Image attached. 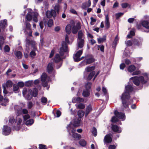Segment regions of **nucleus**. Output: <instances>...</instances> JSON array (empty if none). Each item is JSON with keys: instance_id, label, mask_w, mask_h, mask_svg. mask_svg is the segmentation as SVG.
<instances>
[{"instance_id": "f257e3e1", "label": "nucleus", "mask_w": 149, "mask_h": 149, "mask_svg": "<svg viewBox=\"0 0 149 149\" xmlns=\"http://www.w3.org/2000/svg\"><path fill=\"white\" fill-rule=\"evenodd\" d=\"M68 49L67 45L65 42H63L62 43V46L60 48L59 53L61 56L59 54H56L54 58L53 59V61L56 63H59L58 67H57V69L59 68L62 64V56L64 54V53L68 52Z\"/></svg>"}, {"instance_id": "f03ea898", "label": "nucleus", "mask_w": 149, "mask_h": 149, "mask_svg": "<svg viewBox=\"0 0 149 149\" xmlns=\"http://www.w3.org/2000/svg\"><path fill=\"white\" fill-rule=\"evenodd\" d=\"M80 118H78L77 121L74 122L73 124H72V122H71L67 127L68 132L71 135L73 138L78 139L81 138V136L80 134L75 133L76 130L74 127L80 125Z\"/></svg>"}, {"instance_id": "7ed1b4c3", "label": "nucleus", "mask_w": 149, "mask_h": 149, "mask_svg": "<svg viewBox=\"0 0 149 149\" xmlns=\"http://www.w3.org/2000/svg\"><path fill=\"white\" fill-rule=\"evenodd\" d=\"M133 88L131 84H128L127 86H125L124 93H123L121 97L123 106L125 107H127L129 104L127 102V100L129 99L130 97V93L133 91Z\"/></svg>"}, {"instance_id": "20e7f679", "label": "nucleus", "mask_w": 149, "mask_h": 149, "mask_svg": "<svg viewBox=\"0 0 149 149\" xmlns=\"http://www.w3.org/2000/svg\"><path fill=\"white\" fill-rule=\"evenodd\" d=\"M81 28V23L78 22L76 25H74V22L72 21L70 22V24H68L65 27V29L66 33L69 34L71 33V30L74 34H76L78 30Z\"/></svg>"}, {"instance_id": "39448f33", "label": "nucleus", "mask_w": 149, "mask_h": 149, "mask_svg": "<svg viewBox=\"0 0 149 149\" xmlns=\"http://www.w3.org/2000/svg\"><path fill=\"white\" fill-rule=\"evenodd\" d=\"M132 79L133 80L134 84L138 86L140 84H146L148 82L149 79L148 74L146 73H144L143 74L142 76L139 77H135L131 78L130 80Z\"/></svg>"}, {"instance_id": "423d86ee", "label": "nucleus", "mask_w": 149, "mask_h": 149, "mask_svg": "<svg viewBox=\"0 0 149 149\" xmlns=\"http://www.w3.org/2000/svg\"><path fill=\"white\" fill-rule=\"evenodd\" d=\"M28 13L26 16V19L27 21L30 22L32 19L36 22L38 21V18L39 15L37 12L32 13V10L31 9H28Z\"/></svg>"}, {"instance_id": "0eeeda50", "label": "nucleus", "mask_w": 149, "mask_h": 149, "mask_svg": "<svg viewBox=\"0 0 149 149\" xmlns=\"http://www.w3.org/2000/svg\"><path fill=\"white\" fill-rule=\"evenodd\" d=\"M26 47H28L30 45H31L32 47L33 48V50L30 53V56L32 58H33L36 55L35 51L37 50V48L35 46L36 42L35 41L27 38L26 39Z\"/></svg>"}, {"instance_id": "6e6552de", "label": "nucleus", "mask_w": 149, "mask_h": 149, "mask_svg": "<svg viewBox=\"0 0 149 149\" xmlns=\"http://www.w3.org/2000/svg\"><path fill=\"white\" fill-rule=\"evenodd\" d=\"M84 35L81 31H79L78 33L77 46L79 48H81L84 44Z\"/></svg>"}, {"instance_id": "1a4fd4ad", "label": "nucleus", "mask_w": 149, "mask_h": 149, "mask_svg": "<svg viewBox=\"0 0 149 149\" xmlns=\"http://www.w3.org/2000/svg\"><path fill=\"white\" fill-rule=\"evenodd\" d=\"M24 32L25 34H28L29 36H32V31L30 24L26 21L24 23Z\"/></svg>"}, {"instance_id": "9d476101", "label": "nucleus", "mask_w": 149, "mask_h": 149, "mask_svg": "<svg viewBox=\"0 0 149 149\" xmlns=\"http://www.w3.org/2000/svg\"><path fill=\"white\" fill-rule=\"evenodd\" d=\"M41 80L42 82V85L44 87H46L47 86V83L50 80V78L47 76L45 73H44L42 75Z\"/></svg>"}, {"instance_id": "9b49d317", "label": "nucleus", "mask_w": 149, "mask_h": 149, "mask_svg": "<svg viewBox=\"0 0 149 149\" xmlns=\"http://www.w3.org/2000/svg\"><path fill=\"white\" fill-rule=\"evenodd\" d=\"M30 117V116L28 114L26 115L23 116L24 119L25 121V124L26 125H31L34 123V120L33 119H28Z\"/></svg>"}, {"instance_id": "f8f14e48", "label": "nucleus", "mask_w": 149, "mask_h": 149, "mask_svg": "<svg viewBox=\"0 0 149 149\" xmlns=\"http://www.w3.org/2000/svg\"><path fill=\"white\" fill-rule=\"evenodd\" d=\"M132 43H133L134 45H140L141 44V41L140 40H139L137 39H134L133 41V42L130 40L125 42V44L127 46H130L132 45Z\"/></svg>"}, {"instance_id": "ddd939ff", "label": "nucleus", "mask_w": 149, "mask_h": 149, "mask_svg": "<svg viewBox=\"0 0 149 149\" xmlns=\"http://www.w3.org/2000/svg\"><path fill=\"white\" fill-rule=\"evenodd\" d=\"M22 93L24 96H25L26 94H27L26 98L28 100H30L31 98V90H29L28 91L26 88H24L23 90Z\"/></svg>"}, {"instance_id": "4468645a", "label": "nucleus", "mask_w": 149, "mask_h": 149, "mask_svg": "<svg viewBox=\"0 0 149 149\" xmlns=\"http://www.w3.org/2000/svg\"><path fill=\"white\" fill-rule=\"evenodd\" d=\"M46 15L47 17L49 18L52 17H54L56 15V11L54 10H51L50 11L48 10L46 11Z\"/></svg>"}, {"instance_id": "2eb2a0df", "label": "nucleus", "mask_w": 149, "mask_h": 149, "mask_svg": "<svg viewBox=\"0 0 149 149\" xmlns=\"http://www.w3.org/2000/svg\"><path fill=\"white\" fill-rule=\"evenodd\" d=\"M11 132V129L10 127L7 125H4L2 133L3 134L5 135H9Z\"/></svg>"}, {"instance_id": "dca6fc26", "label": "nucleus", "mask_w": 149, "mask_h": 149, "mask_svg": "<svg viewBox=\"0 0 149 149\" xmlns=\"http://www.w3.org/2000/svg\"><path fill=\"white\" fill-rule=\"evenodd\" d=\"M114 113L117 117L122 120V121L125 119V116L124 113H119L116 110L114 111Z\"/></svg>"}, {"instance_id": "f3484780", "label": "nucleus", "mask_w": 149, "mask_h": 149, "mask_svg": "<svg viewBox=\"0 0 149 149\" xmlns=\"http://www.w3.org/2000/svg\"><path fill=\"white\" fill-rule=\"evenodd\" d=\"M82 53V50H79L78 51L76 54L73 56V57L74 61L76 62L79 61V58Z\"/></svg>"}, {"instance_id": "a211bd4d", "label": "nucleus", "mask_w": 149, "mask_h": 149, "mask_svg": "<svg viewBox=\"0 0 149 149\" xmlns=\"http://www.w3.org/2000/svg\"><path fill=\"white\" fill-rule=\"evenodd\" d=\"M54 63L52 62L48 64L47 67V70L49 73H54Z\"/></svg>"}, {"instance_id": "6ab92c4d", "label": "nucleus", "mask_w": 149, "mask_h": 149, "mask_svg": "<svg viewBox=\"0 0 149 149\" xmlns=\"http://www.w3.org/2000/svg\"><path fill=\"white\" fill-rule=\"evenodd\" d=\"M1 89L0 87V101H2L3 102H4V103H2L1 104L3 106H6L9 100L8 99L6 98H4L3 99V96L1 95Z\"/></svg>"}, {"instance_id": "aec40b11", "label": "nucleus", "mask_w": 149, "mask_h": 149, "mask_svg": "<svg viewBox=\"0 0 149 149\" xmlns=\"http://www.w3.org/2000/svg\"><path fill=\"white\" fill-rule=\"evenodd\" d=\"M94 61L93 56L88 55L86 56V64H89L94 62Z\"/></svg>"}, {"instance_id": "412c9836", "label": "nucleus", "mask_w": 149, "mask_h": 149, "mask_svg": "<svg viewBox=\"0 0 149 149\" xmlns=\"http://www.w3.org/2000/svg\"><path fill=\"white\" fill-rule=\"evenodd\" d=\"M141 24L142 26L146 29L145 31L147 32H149V22L144 21L142 22Z\"/></svg>"}, {"instance_id": "4be33fe9", "label": "nucleus", "mask_w": 149, "mask_h": 149, "mask_svg": "<svg viewBox=\"0 0 149 149\" xmlns=\"http://www.w3.org/2000/svg\"><path fill=\"white\" fill-rule=\"evenodd\" d=\"M112 129L113 131L117 133H120L121 132V128L116 125H112Z\"/></svg>"}, {"instance_id": "5701e85b", "label": "nucleus", "mask_w": 149, "mask_h": 149, "mask_svg": "<svg viewBox=\"0 0 149 149\" xmlns=\"http://www.w3.org/2000/svg\"><path fill=\"white\" fill-rule=\"evenodd\" d=\"M112 141V139L111 136L110 134H107L104 137V143H111Z\"/></svg>"}, {"instance_id": "b1692460", "label": "nucleus", "mask_w": 149, "mask_h": 149, "mask_svg": "<svg viewBox=\"0 0 149 149\" xmlns=\"http://www.w3.org/2000/svg\"><path fill=\"white\" fill-rule=\"evenodd\" d=\"M22 121V120L20 118H17L16 120V122L17 123L18 126L16 127H14L13 129L16 130H19L20 127V125H21Z\"/></svg>"}, {"instance_id": "393cba45", "label": "nucleus", "mask_w": 149, "mask_h": 149, "mask_svg": "<svg viewBox=\"0 0 149 149\" xmlns=\"http://www.w3.org/2000/svg\"><path fill=\"white\" fill-rule=\"evenodd\" d=\"M7 26V21L6 19L1 21L0 22V27L3 30H4Z\"/></svg>"}, {"instance_id": "a878e982", "label": "nucleus", "mask_w": 149, "mask_h": 149, "mask_svg": "<svg viewBox=\"0 0 149 149\" xmlns=\"http://www.w3.org/2000/svg\"><path fill=\"white\" fill-rule=\"evenodd\" d=\"M105 19V26L107 29H108L110 27V23L108 15H106Z\"/></svg>"}, {"instance_id": "bb28decb", "label": "nucleus", "mask_w": 149, "mask_h": 149, "mask_svg": "<svg viewBox=\"0 0 149 149\" xmlns=\"http://www.w3.org/2000/svg\"><path fill=\"white\" fill-rule=\"evenodd\" d=\"M92 106L91 104H89L86 107L85 113L86 117L90 112L92 111Z\"/></svg>"}, {"instance_id": "cd10ccee", "label": "nucleus", "mask_w": 149, "mask_h": 149, "mask_svg": "<svg viewBox=\"0 0 149 149\" xmlns=\"http://www.w3.org/2000/svg\"><path fill=\"white\" fill-rule=\"evenodd\" d=\"M72 102L73 103H75L77 102H83L84 99L80 97H74L72 99Z\"/></svg>"}, {"instance_id": "c85d7f7f", "label": "nucleus", "mask_w": 149, "mask_h": 149, "mask_svg": "<svg viewBox=\"0 0 149 149\" xmlns=\"http://www.w3.org/2000/svg\"><path fill=\"white\" fill-rule=\"evenodd\" d=\"M89 90L85 89L84 90L82 93V95L84 97H87L89 96Z\"/></svg>"}, {"instance_id": "c756f323", "label": "nucleus", "mask_w": 149, "mask_h": 149, "mask_svg": "<svg viewBox=\"0 0 149 149\" xmlns=\"http://www.w3.org/2000/svg\"><path fill=\"white\" fill-rule=\"evenodd\" d=\"M136 69V67L134 65H132L129 66L128 68V70L129 72H132Z\"/></svg>"}, {"instance_id": "7c9ffc66", "label": "nucleus", "mask_w": 149, "mask_h": 149, "mask_svg": "<svg viewBox=\"0 0 149 149\" xmlns=\"http://www.w3.org/2000/svg\"><path fill=\"white\" fill-rule=\"evenodd\" d=\"M5 38L3 36H0V49L2 50V46L3 44L4 43V40Z\"/></svg>"}, {"instance_id": "2f4dec72", "label": "nucleus", "mask_w": 149, "mask_h": 149, "mask_svg": "<svg viewBox=\"0 0 149 149\" xmlns=\"http://www.w3.org/2000/svg\"><path fill=\"white\" fill-rule=\"evenodd\" d=\"M15 54L17 57L19 59L21 58L22 56V54L20 51L15 52Z\"/></svg>"}, {"instance_id": "473e14b6", "label": "nucleus", "mask_w": 149, "mask_h": 149, "mask_svg": "<svg viewBox=\"0 0 149 149\" xmlns=\"http://www.w3.org/2000/svg\"><path fill=\"white\" fill-rule=\"evenodd\" d=\"M76 106L77 108L80 109H84L85 108V105L82 103H79L78 104H76Z\"/></svg>"}, {"instance_id": "72a5a7b5", "label": "nucleus", "mask_w": 149, "mask_h": 149, "mask_svg": "<svg viewBox=\"0 0 149 149\" xmlns=\"http://www.w3.org/2000/svg\"><path fill=\"white\" fill-rule=\"evenodd\" d=\"M121 6L123 8H125L127 7H129V8H130L131 6L128 3H122L121 4Z\"/></svg>"}, {"instance_id": "f704fd0d", "label": "nucleus", "mask_w": 149, "mask_h": 149, "mask_svg": "<svg viewBox=\"0 0 149 149\" xmlns=\"http://www.w3.org/2000/svg\"><path fill=\"white\" fill-rule=\"evenodd\" d=\"M12 84L13 83L11 81H8L6 84H3V85H5V87H10L12 86Z\"/></svg>"}, {"instance_id": "c9c22d12", "label": "nucleus", "mask_w": 149, "mask_h": 149, "mask_svg": "<svg viewBox=\"0 0 149 149\" xmlns=\"http://www.w3.org/2000/svg\"><path fill=\"white\" fill-rule=\"evenodd\" d=\"M48 26L49 27H51L53 25V21L52 19H49L47 22Z\"/></svg>"}, {"instance_id": "e433bc0d", "label": "nucleus", "mask_w": 149, "mask_h": 149, "mask_svg": "<svg viewBox=\"0 0 149 149\" xmlns=\"http://www.w3.org/2000/svg\"><path fill=\"white\" fill-rule=\"evenodd\" d=\"M84 111L82 110H80L78 112V115L80 118L83 117L84 114Z\"/></svg>"}, {"instance_id": "4c0bfd02", "label": "nucleus", "mask_w": 149, "mask_h": 149, "mask_svg": "<svg viewBox=\"0 0 149 149\" xmlns=\"http://www.w3.org/2000/svg\"><path fill=\"white\" fill-rule=\"evenodd\" d=\"M95 73L94 71H93L91 72L88 75L87 77V79L88 80H91L94 75Z\"/></svg>"}, {"instance_id": "58836bf2", "label": "nucleus", "mask_w": 149, "mask_h": 149, "mask_svg": "<svg viewBox=\"0 0 149 149\" xmlns=\"http://www.w3.org/2000/svg\"><path fill=\"white\" fill-rule=\"evenodd\" d=\"M95 69L94 66L91 67H87L85 69V70L88 72L91 71Z\"/></svg>"}, {"instance_id": "ea45409f", "label": "nucleus", "mask_w": 149, "mask_h": 149, "mask_svg": "<svg viewBox=\"0 0 149 149\" xmlns=\"http://www.w3.org/2000/svg\"><path fill=\"white\" fill-rule=\"evenodd\" d=\"M134 29H133L130 32V34L128 35L127 37L128 38H130L132 37V36L134 35Z\"/></svg>"}, {"instance_id": "a19ab883", "label": "nucleus", "mask_w": 149, "mask_h": 149, "mask_svg": "<svg viewBox=\"0 0 149 149\" xmlns=\"http://www.w3.org/2000/svg\"><path fill=\"white\" fill-rule=\"evenodd\" d=\"M91 83L90 82H88L85 85V89L87 90H89L91 88Z\"/></svg>"}, {"instance_id": "79ce46f5", "label": "nucleus", "mask_w": 149, "mask_h": 149, "mask_svg": "<svg viewBox=\"0 0 149 149\" xmlns=\"http://www.w3.org/2000/svg\"><path fill=\"white\" fill-rule=\"evenodd\" d=\"M9 123L12 124L15 122L14 117L13 116H10L9 117Z\"/></svg>"}, {"instance_id": "37998d69", "label": "nucleus", "mask_w": 149, "mask_h": 149, "mask_svg": "<svg viewBox=\"0 0 149 149\" xmlns=\"http://www.w3.org/2000/svg\"><path fill=\"white\" fill-rule=\"evenodd\" d=\"M106 40V37L104 36L102 38H97V40L99 43L104 41Z\"/></svg>"}, {"instance_id": "c03bdc74", "label": "nucleus", "mask_w": 149, "mask_h": 149, "mask_svg": "<svg viewBox=\"0 0 149 149\" xmlns=\"http://www.w3.org/2000/svg\"><path fill=\"white\" fill-rule=\"evenodd\" d=\"M46 21L44 19L43 21L40 22L39 23V25L41 29H42L44 27V24H45V23Z\"/></svg>"}, {"instance_id": "a18cd8bd", "label": "nucleus", "mask_w": 149, "mask_h": 149, "mask_svg": "<svg viewBox=\"0 0 149 149\" xmlns=\"http://www.w3.org/2000/svg\"><path fill=\"white\" fill-rule=\"evenodd\" d=\"M79 144L83 146H85L86 144V142L84 140H81L79 142Z\"/></svg>"}, {"instance_id": "49530a36", "label": "nucleus", "mask_w": 149, "mask_h": 149, "mask_svg": "<svg viewBox=\"0 0 149 149\" xmlns=\"http://www.w3.org/2000/svg\"><path fill=\"white\" fill-rule=\"evenodd\" d=\"M60 8V6L59 5L56 4L54 8V10L58 13L59 11V10Z\"/></svg>"}, {"instance_id": "de8ad7c7", "label": "nucleus", "mask_w": 149, "mask_h": 149, "mask_svg": "<svg viewBox=\"0 0 149 149\" xmlns=\"http://www.w3.org/2000/svg\"><path fill=\"white\" fill-rule=\"evenodd\" d=\"M4 50L5 52H9L10 51V48L8 46L6 45L4 48Z\"/></svg>"}, {"instance_id": "09e8293b", "label": "nucleus", "mask_w": 149, "mask_h": 149, "mask_svg": "<svg viewBox=\"0 0 149 149\" xmlns=\"http://www.w3.org/2000/svg\"><path fill=\"white\" fill-rule=\"evenodd\" d=\"M61 115V112L59 110L56 111L55 113L54 114V116L56 117H58Z\"/></svg>"}, {"instance_id": "8fccbe9b", "label": "nucleus", "mask_w": 149, "mask_h": 149, "mask_svg": "<svg viewBox=\"0 0 149 149\" xmlns=\"http://www.w3.org/2000/svg\"><path fill=\"white\" fill-rule=\"evenodd\" d=\"M38 94V91L37 90L36 88H35L34 89L33 93H32L31 92V95L32 96L33 95L34 97H36L37 96Z\"/></svg>"}, {"instance_id": "3c124183", "label": "nucleus", "mask_w": 149, "mask_h": 149, "mask_svg": "<svg viewBox=\"0 0 149 149\" xmlns=\"http://www.w3.org/2000/svg\"><path fill=\"white\" fill-rule=\"evenodd\" d=\"M18 89L19 87L17 85L15 84L13 85V91L15 93H17Z\"/></svg>"}, {"instance_id": "603ef678", "label": "nucleus", "mask_w": 149, "mask_h": 149, "mask_svg": "<svg viewBox=\"0 0 149 149\" xmlns=\"http://www.w3.org/2000/svg\"><path fill=\"white\" fill-rule=\"evenodd\" d=\"M118 40L119 38L118 36H116L113 42V45H114L115 46H116L117 44V42L118 41Z\"/></svg>"}, {"instance_id": "864d4df0", "label": "nucleus", "mask_w": 149, "mask_h": 149, "mask_svg": "<svg viewBox=\"0 0 149 149\" xmlns=\"http://www.w3.org/2000/svg\"><path fill=\"white\" fill-rule=\"evenodd\" d=\"M92 133L93 135L95 136H97V130L95 128H93V130L92 131Z\"/></svg>"}, {"instance_id": "5fc2aeb1", "label": "nucleus", "mask_w": 149, "mask_h": 149, "mask_svg": "<svg viewBox=\"0 0 149 149\" xmlns=\"http://www.w3.org/2000/svg\"><path fill=\"white\" fill-rule=\"evenodd\" d=\"M33 81H26L25 83V86H29L32 84Z\"/></svg>"}, {"instance_id": "6e6d98bb", "label": "nucleus", "mask_w": 149, "mask_h": 149, "mask_svg": "<svg viewBox=\"0 0 149 149\" xmlns=\"http://www.w3.org/2000/svg\"><path fill=\"white\" fill-rule=\"evenodd\" d=\"M47 101V99L45 97H43L41 98V102L43 104H46Z\"/></svg>"}, {"instance_id": "4d7b16f0", "label": "nucleus", "mask_w": 149, "mask_h": 149, "mask_svg": "<svg viewBox=\"0 0 149 149\" xmlns=\"http://www.w3.org/2000/svg\"><path fill=\"white\" fill-rule=\"evenodd\" d=\"M24 85V84L23 82L22 81H20L18 82L17 83V86L20 87H22Z\"/></svg>"}, {"instance_id": "13d9d810", "label": "nucleus", "mask_w": 149, "mask_h": 149, "mask_svg": "<svg viewBox=\"0 0 149 149\" xmlns=\"http://www.w3.org/2000/svg\"><path fill=\"white\" fill-rule=\"evenodd\" d=\"M118 121V119L115 116H113L111 119V121L113 123H116Z\"/></svg>"}, {"instance_id": "bf43d9fd", "label": "nucleus", "mask_w": 149, "mask_h": 149, "mask_svg": "<svg viewBox=\"0 0 149 149\" xmlns=\"http://www.w3.org/2000/svg\"><path fill=\"white\" fill-rule=\"evenodd\" d=\"M123 14V13H116V19H118Z\"/></svg>"}, {"instance_id": "052dcab7", "label": "nucleus", "mask_w": 149, "mask_h": 149, "mask_svg": "<svg viewBox=\"0 0 149 149\" xmlns=\"http://www.w3.org/2000/svg\"><path fill=\"white\" fill-rule=\"evenodd\" d=\"M5 85H2V86L3 88V93L4 94V95L7 94L8 93V92L6 90V87H5Z\"/></svg>"}, {"instance_id": "680f3d73", "label": "nucleus", "mask_w": 149, "mask_h": 149, "mask_svg": "<svg viewBox=\"0 0 149 149\" xmlns=\"http://www.w3.org/2000/svg\"><path fill=\"white\" fill-rule=\"evenodd\" d=\"M27 106L29 109H31L33 106V104L31 102H29L27 104Z\"/></svg>"}, {"instance_id": "e2e57ef3", "label": "nucleus", "mask_w": 149, "mask_h": 149, "mask_svg": "<svg viewBox=\"0 0 149 149\" xmlns=\"http://www.w3.org/2000/svg\"><path fill=\"white\" fill-rule=\"evenodd\" d=\"M39 149H46L47 148L45 145L42 144H40L39 145Z\"/></svg>"}, {"instance_id": "0e129e2a", "label": "nucleus", "mask_w": 149, "mask_h": 149, "mask_svg": "<svg viewBox=\"0 0 149 149\" xmlns=\"http://www.w3.org/2000/svg\"><path fill=\"white\" fill-rule=\"evenodd\" d=\"M70 11L71 13L77 15V12L74 9H73L72 8H70Z\"/></svg>"}, {"instance_id": "69168bd1", "label": "nucleus", "mask_w": 149, "mask_h": 149, "mask_svg": "<svg viewBox=\"0 0 149 149\" xmlns=\"http://www.w3.org/2000/svg\"><path fill=\"white\" fill-rule=\"evenodd\" d=\"M117 145L116 146L114 145H111L109 147V149H115Z\"/></svg>"}, {"instance_id": "338daca9", "label": "nucleus", "mask_w": 149, "mask_h": 149, "mask_svg": "<svg viewBox=\"0 0 149 149\" xmlns=\"http://www.w3.org/2000/svg\"><path fill=\"white\" fill-rule=\"evenodd\" d=\"M98 47L100 48L101 51L103 52L104 51V47L103 45H98Z\"/></svg>"}, {"instance_id": "774afa93", "label": "nucleus", "mask_w": 149, "mask_h": 149, "mask_svg": "<svg viewBox=\"0 0 149 149\" xmlns=\"http://www.w3.org/2000/svg\"><path fill=\"white\" fill-rule=\"evenodd\" d=\"M125 66L124 63H122L120 65V69L123 70Z\"/></svg>"}]
</instances>
